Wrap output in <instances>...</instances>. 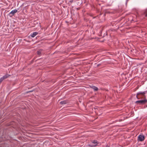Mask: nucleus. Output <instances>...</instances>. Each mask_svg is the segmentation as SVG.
<instances>
[{"instance_id":"f257e3e1","label":"nucleus","mask_w":147,"mask_h":147,"mask_svg":"<svg viewBox=\"0 0 147 147\" xmlns=\"http://www.w3.org/2000/svg\"><path fill=\"white\" fill-rule=\"evenodd\" d=\"M147 102V100L145 99L143 100L137 101L135 102V103L139 105H142L144 104Z\"/></svg>"},{"instance_id":"ddd939ff","label":"nucleus","mask_w":147,"mask_h":147,"mask_svg":"<svg viewBox=\"0 0 147 147\" xmlns=\"http://www.w3.org/2000/svg\"><path fill=\"white\" fill-rule=\"evenodd\" d=\"M128 0H127V1H126V4L127 3V1H128Z\"/></svg>"},{"instance_id":"f8f14e48","label":"nucleus","mask_w":147,"mask_h":147,"mask_svg":"<svg viewBox=\"0 0 147 147\" xmlns=\"http://www.w3.org/2000/svg\"><path fill=\"white\" fill-rule=\"evenodd\" d=\"M145 17L147 16V13H145L144 15Z\"/></svg>"},{"instance_id":"9d476101","label":"nucleus","mask_w":147,"mask_h":147,"mask_svg":"<svg viewBox=\"0 0 147 147\" xmlns=\"http://www.w3.org/2000/svg\"><path fill=\"white\" fill-rule=\"evenodd\" d=\"M42 51V50H40L38 51L37 54L38 55H40L41 54Z\"/></svg>"},{"instance_id":"39448f33","label":"nucleus","mask_w":147,"mask_h":147,"mask_svg":"<svg viewBox=\"0 0 147 147\" xmlns=\"http://www.w3.org/2000/svg\"><path fill=\"white\" fill-rule=\"evenodd\" d=\"M10 76V75H9L8 74H7L3 76L2 77H1L2 78L3 80L7 78H8Z\"/></svg>"},{"instance_id":"423d86ee","label":"nucleus","mask_w":147,"mask_h":147,"mask_svg":"<svg viewBox=\"0 0 147 147\" xmlns=\"http://www.w3.org/2000/svg\"><path fill=\"white\" fill-rule=\"evenodd\" d=\"M68 103V101L66 100L62 101L60 102V104L62 105L66 104H67Z\"/></svg>"},{"instance_id":"0eeeda50","label":"nucleus","mask_w":147,"mask_h":147,"mask_svg":"<svg viewBox=\"0 0 147 147\" xmlns=\"http://www.w3.org/2000/svg\"><path fill=\"white\" fill-rule=\"evenodd\" d=\"M38 34V32H34L32 34H30V36L32 37H34L36 35Z\"/></svg>"},{"instance_id":"4468645a","label":"nucleus","mask_w":147,"mask_h":147,"mask_svg":"<svg viewBox=\"0 0 147 147\" xmlns=\"http://www.w3.org/2000/svg\"><path fill=\"white\" fill-rule=\"evenodd\" d=\"M106 147H109V146H106Z\"/></svg>"},{"instance_id":"9b49d317","label":"nucleus","mask_w":147,"mask_h":147,"mask_svg":"<svg viewBox=\"0 0 147 147\" xmlns=\"http://www.w3.org/2000/svg\"><path fill=\"white\" fill-rule=\"evenodd\" d=\"M3 79L2 78H0V83L1 82L3 81Z\"/></svg>"},{"instance_id":"6e6552de","label":"nucleus","mask_w":147,"mask_h":147,"mask_svg":"<svg viewBox=\"0 0 147 147\" xmlns=\"http://www.w3.org/2000/svg\"><path fill=\"white\" fill-rule=\"evenodd\" d=\"M90 87L93 89L94 91H97L98 90V88L95 86H90Z\"/></svg>"},{"instance_id":"20e7f679","label":"nucleus","mask_w":147,"mask_h":147,"mask_svg":"<svg viewBox=\"0 0 147 147\" xmlns=\"http://www.w3.org/2000/svg\"><path fill=\"white\" fill-rule=\"evenodd\" d=\"M92 143L94 144H95L94 145H92L91 144L88 145V146H90V147H95V146H96L97 145V141L95 140L92 141Z\"/></svg>"},{"instance_id":"7ed1b4c3","label":"nucleus","mask_w":147,"mask_h":147,"mask_svg":"<svg viewBox=\"0 0 147 147\" xmlns=\"http://www.w3.org/2000/svg\"><path fill=\"white\" fill-rule=\"evenodd\" d=\"M138 141H143L144 139V136L143 135H140L138 137Z\"/></svg>"},{"instance_id":"f03ea898","label":"nucleus","mask_w":147,"mask_h":147,"mask_svg":"<svg viewBox=\"0 0 147 147\" xmlns=\"http://www.w3.org/2000/svg\"><path fill=\"white\" fill-rule=\"evenodd\" d=\"M17 12V10L16 9H14L12 10L9 13V15L10 16H13L15 13Z\"/></svg>"},{"instance_id":"1a4fd4ad","label":"nucleus","mask_w":147,"mask_h":147,"mask_svg":"<svg viewBox=\"0 0 147 147\" xmlns=\"http://www.w3.org/2000/svg\"><path fill=\"white\" fill-rule=\"evenodd\" d=\"M147 92V91H144L142 92H139L138 93H137V95L139 94H144L146 93Z\"/></svg>"}]
</instances>
